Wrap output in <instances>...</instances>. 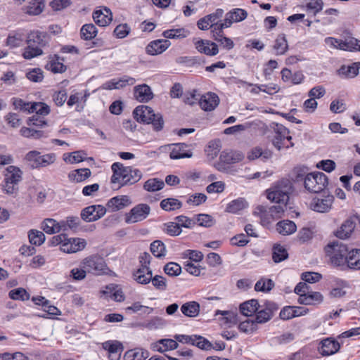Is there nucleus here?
Instances as JSON below:
<instances>
[{"label": "nucleus", "instance_id": "obj_25", "mask_svg": "<svg viewBox=\"0 0 360 360\" xmlns=\"http://www.w3.org/2000/svg\"><path fill=\"white\" fill-rule=\"evenodd\" d=\"M153 276L152 270L150 267L140 266L133 273L134 279L140 284L146 285L150 282Z\"/></svg>", "mask_w": 360, "mask_h": 360}, {"label": "nucleus", "instance_id": "obj_27", "mask_svg": "<svg viewBox=\"0 0 360 360\" xmlns=\"http://www.w3.org/2000/svg\"><path fill=\"white\" fill-rule=\"evenodd\" d=\"M91 175V172L89 168H82L75 169L68 174V179L71 182L80 183L84 181Z\"/></svg>", "mask_w": 360, "mask_h": 360}, {"label": "nucleus", "instance_id": "obj_28", "mask_svg": "<svg viewBox=\"0 0 360 360\" xmlns=\"http://www.w3.org/2000/svg\"><path fill=\"white\" fill-rule=\"evenodd\" d=\"M240 311L245 316H251L260 308L257 300L252 299L240 304Z\"/></svg>", "mask_w": 360, "mask_h": 360}, {"label": "nucleus", "instance_id": "obj_26", "mask_svg": "<svg viewBox=\"0 0 360 360\" xmlns=\"http://www.w3.org/2000/svg\"><path fill=\"white\" fill-rule=\"evenodd\" d=\"M200 304L195 301H190L183 304L181 307V313L190 318H195L200 313Z\"/></svg>", "mask_w": 360, "mask_h": 360}, {"label": "nucleus", "instance_id": "obj_5", "mask_svg": "<svg viewBox=\"0 0 360 360\" xmlns=\"http://www.w3.org/2000/svg\"><path fill=\"white\" fill-rule=\"evenodd\" d=\"M27 47L24 49V58L31 59L43 54L42 49L48 44L45 33L33 31L27 37Z\"/></svg>", "mask_w": 360, "mask_h": 360}, {"label": "nucleus", "instance_id": "obj_18", "mask_svg": "<svg viewBox=\"0 0 360 360\" xmlns=\"http://www.w3.org/2000/svg\"><path fill=\"white\" fill-rule=\"evenodd\" d=\"M94 22L101 27L107 26L112 20V14L110 8L103 7L93 13Z\"/></svg>", "mask_w": 360, "mask_h": 360}, {"label": "nucleus", "instance_id": "obj_8", "mask_svg": "<svg viewBox=\"0 0 360 360\" xmlns=\"http://www.w3.org/2000/svg\"><path fill=\"white\" fill-rule=\"evenodd\" d=\"M26 160L31 168L37 169L53 164L56 160V155L55 153L41 155L39 152L33 150L26 155Z\"/></svg>", "mask_w": 360, "mask_h": 360}, {"label": "nucleus", "instance_id": "obj_32", "mask_svg": "<svg viewBox=\"0 0 360 360\" xmlns=\"http://www.w3.org/2000/svg\"><path fill=\"white\" fill-rule=\"evenodd\" d=\"M347 259V269L360 270V249H351Z\"/></svg>", "mask_w": 360, "mask_h": 360}, {"label": "nucleus", "instance_id": "obj_61", "mask_svg": "<svg viewBox=\"0 0 360 360\" xmlns=\"http://www.w3.org/2000/svg\"><path fill=\"white\" fill-rule=\"evenodd\" d=\"M339 283L340 287L334 288L330 290V295L331 297L335 298H340L346 295V291L344 290V288L348 287L347 283L341 280L340 281Z\"/></svg>", "mask_w": 360, "mask_h": 360}, {"label": "nucleus", "instance_id": "obj_17", "mask_svg": "<svg viewBox=\"0 0 360 360\" xmlns=\"http://www.w3.org/2000/svg\"><path fill=\"white\" fill-rule=\"evenodd\" d=\"M334 200L333 195H327L324 198H314L311 203V208L321 213L327 212L331 208Z\"/></svg>", "mask_w": 360, "mask_h": 360}, {"label": "nucleus", "instance_id": "obj_23", "mask_svg": "<svg viewBox=\"0 0 360 360\" xmlns=\"http://www.w3.org/2000/svg\"><path fill=\"white\" fill-rule=\"evenodd\" d=\"M356 227V221L354 219H346L335 232V236L340 239H346L350 237Z\"/></svg>", "mask_w": 360, "mask_h": 360}, {"label": "nucleus", "instance_id": "obj_9", "mask_svg": "<svg viewBox=\"0 0 360 360\" xmlns=\"http://www.w3.org/2000/svg\"><path fill=\"white\" fill-rule=\"evenodd\" d=\"M84 268L96 275L107 274L108 270L104 259L98 255H92L83 260Z\"/></svg>", "mask_w": 360, "mask_h": 360}, {"label": "nucleus", "instance_id": "obj_19", "mask_svg": "<svg viewBox=\"0 0 360 360\" xmlns=\"http://www.w3.org/2000/svg\"><path fill=\"white\" fill-rule=\"evenodd\" d=\"M134 96L138 101L147 103L153 99V93L148 85L143 84L134 87Z\"/></svg>", "mask_w": 360, "mask_h": 360}, {"label": "nucleus", "instance_id": "obj_30", "mask_svg": "<svg viewBox=\"0 0 360 360\" xmlns=\"http://www.w3.org/2000/svg\"><path fill=\"white\" fill-rule=\"evenodd\" d=\"M297 230L295 223L290 220H283L277 223L276 231L283 236H288Z\"/></svg>", "mask_w": 360, "mask_h": 360}, {"label": "nucleus", "instance_id": "obj_34", "mask_svg": "<svg viewBox=\"0 0 360 360\" xmlns=\"http://www.w3.org/2000/svg\"><path fill=\"white\" fill-rule=\"evenodd\" d=\"M273 48L276 51V55L277 56L284 55L287 52L288 49V44L284 34H281L277 37L274 41Z\"/></svg>", "mask_w": 360, "mask_h": 360}, {"label": "nucleus", "instance_id": "obj_13", "mask_svg": "<svg viewBox=\"0 0 360 360\" xmlns=\"http://www.w3.org/2000/svg\"><path fill=\"white\" fill-rule=\"evenodd\" d=\"M244 155L241 152L233 150H224L219 155V161L217 165L218 170L221 169V164L231 165L242 161Z\"/></svg>", "mask_w": 360, "mask_h": 360}, {"label": "nucleus", "instance_id": "obj_49", "mask_svg": "<svg viewBox=\"0 0 360 360\" xmlns=\"http://www.w3.org/2000/svg\"><path fill=\"white\" fill-rule=\"evenodd\" d=\"M274 285V282L271 279L262 278L256 283L255 290L266 292L270 291Z\"/></svg>", "mask_w": 360, "mask_h": 360}, {"label": "nucleus", "instance_id": "obj_7", "mask_svg": "<svg viewBox=\"0 0 360 360\" xmlns=\"http://www.w3.org/2000/svg\"><path fill=\"white\" fill-rule=\"evenodd\" d=\"M328 184V177L322 172L308 173L304 177V188L311 193L322 191L327 186Z\"/></svg>", "mask_w": 360, "mask_h": 360}, {"label": "nucleus", "instance_id": "obj_40", "mask_svg": "<svg viewBox=\"0 0 360 360\" xmlns=\"http://www.w3.org/2000/svg\"><path fill=\"white\" fill-rule=\"evenodd\" d=\"M44 8V3L42 0H33L26 7V13L30 15H37Z\"/></svg>", "mask_w": 360, "mask_h": 360}, {"label": "nucleus", "instance_id": "obj_63", "mask_svg": "<svg viewBox=\"0 0 360 360\" xmlns=\"http://www.w3.org/2000/svg\"><path fill=\"white\" fill-rule=\"evenodd\" d=\"M130 27L127 24L118 25L114 30V34L117 38L123 39L126 37L130 32Z\"/></svg>", "mask_w": 360, "mask_h": 360}, {"label": "nucleus", "instance_id": "obj_36", "mask_svg": "<svg viewBox=\"0 0 360 360\" xmlns=\"http://www.w3.org/2000/svg\"><path fill=\"white\" fill-rule=\"evenodd\" d=\"M165 186V182L158 178L148 179L143 184V189L148 192H156L162 190Z\"/></svg>", "mask_w": 360, "mask_h": 360}, {"label": "nucleus", "instance_id": "obj_53", "mask_svg": "<svg viewBox=\"0 0 360 360\" xmlns=\"http://www.w3.org/2000/svg\"><path fill=\"white\" fill-rule=\"evenodd\" d=\"M83 154H84V153L81 150L64 154L63 160L65 162H68L70 164L81 162L84 161V158L82 155Z\"/></svg>", "mask_w": 360, "mask_h": 360}, {"label": "nucleus", "instance_id": "obj_3", "mask_svg": "<svg viewBox=\"0 0 360 360\" xmlns=\"http://www.w3.org/2000/svg\"><path fill=\"white\" fill-rule=\"evenodd\" d=\"M349 251L347 245L340 242L328 244L325 248L326 255L329 257L331 264L340 267L341 270L347 269Z\"/></svg>", "mask_w": 360, "mask_h": 360}, {"label": "nucleus", "instance_id": "obj_14", "mask_svg": "<svg viewBox=\"0 0 360 360\" xmlns=\"http://www.w3.org/2000/svg\"><path fill=\"white\" fill-rule=\"evenodd\" d=\"M194 45L198 52L207 56H213L219 53L217 44L209 40L198 39L194 41Z\"/></svg>", "mask_w": 360, "mask_h": 360}, {"label": "nucleus", "instance_id": "obj_45", "mask_svg": "<svg viewBox=\"0 0 360 360\" xmlns=\"http://www.w3.org/2000/svg\"><path fill=\"white\" fill-rule=\"evenodd\" d=\"M25 76L30 82L36 83L41 82L44 77V72L39 68L29 69L27 71Z\"/></svg>", "mask_w": 360, "mask_h": 360}, {"label": "nucleus", "instance_id": "obj_15", "mask_svg": "<svg viewBox=\"0 0 360 360\" xmlns=\"http://www.w3.org/2000/svg\"><path fill=\"white\" fill-rule=\"evenodd\" d=\"M319 352L322 356H329L338 352L340 348V344L332 338L323 340L320 343Z\"/></svg>", "mask_w": 360, "mask_h": 360}, {"label": "nucleus", "instance_id": "obj_50", "mask_svg": "<svg viewBox=\"0 0 360 360\" xmlns=\"http://www.w3.org/2000/svg\"><path fill=\"white\" fill-rule=\"evenodd\" d=\"M288 254L285 248L280 245H276L274 246L272 258L275 262H281L285 259L288 257Z\"/></svg>", "mask_w": 360, "mask_h": 360}, {"label": "nucleus", "instance_id": "obj_43", "mask_svg": "<svg viewBox=\"0 0 360 360\" xmlns=\"http://www.w3.org/2000/svg\"><path fill=\"white\" fill-rule=\"evenodd\" d=\"M98 33L97 28L91 23L84 25L80 30L81 37L84 40L94 39Z\"/></svg>", "mask_w": 360, "mask_h": 360}, {"label": "nucleus", "instance_id": "obj_11", "mask_svg": "<svg viewBox=\"0 0 360 360\" xmlns=\"http://www.w3.org/2000/svg\"><path fill=\"white\" fill-rule=\"evenodd\" d=\"M106 213V208L101 205H94L84 208L81 212V218L86 222L98 220Z\"/></svg>", "mask_w": 360, "mask_h": 360}, {"label": "nucleus", "instance_id": "obj_16", "mask_svg": "<svg viewBox=\"0 0 360 360\" xmlns=\"http://www.w3.org/2000/svg\"><path fill=\"white\" fill-rule=\"evenodd\" d=\"M86 245L84 239L68 238L60 246V250L66 253H75L83 250Z\"/></svg>", "mask_w": 360, "mask_h": 360}, {"label": "nucleus", "instance_id": "obj_64", "mask_svg": "<svg viewBox=\"0 0 360 360\" xmlns=\"http://www.w3.org/2000/svg\"><path fill=\"white\" fill-rule=\"evenodd\" d=\"M176 220L177 221L178 224H179L180 227L184 228H193L195 224V220L193 219H190L188 217L180 215L176 217Z\"/></svg>", "mask_w": 360, "mask_h": 360}, {"label": "nucleus", "instance_id": "obj_33", "mask_svg": "<svg viewBox=\"0 0 360 360\" xmlns=\"http://www.w3.org/2000/svg\"><path fill=\"white\" fill-rule=\"evenodd\" d=\"M4 182L18 184L20 180V170L14 166H9L6 169Z\"/></svg>", "mask_w": 360, "mask_h": 360}, {"label": "nucleus", "instance_id": "obj_35", "mask_svg": "<svg viewBox=\"0 0 360 360\" xmlns=\"http://www.w3.org/2000/svg\"><path fill=\"white\" fill-rule=\"evenodd\" d=\"M213 33V38L217 41L219 45L226 50L232 49L234 46V43L230 38H228L223 34L222 32H219V30H212Z\"/></svg>", "mask_w": 360, "mask_h": 360}, {"label": "nucleus", "instance_id": "obj_54", "mask_svg": "<svg viewBox=\"0 0 360 360\" xmlns=\"http://www.w3.org/2000/svg\"><path fill=\"white\" fill-rule=\"evenodd\" d=\"M188 32L184 28L167 30L163 32L162 35L167 39L184 38Z\"/></svg>", "mask_w": 360, "mask_h": 360}, {"label": "nucleus", "instance_id": "obj_22", "mask_svg": "<svg viewBox=\"0 0 360 360\" xmlns=\"http://www.w3.org/2000/svg\"><path fill=\"white\" fill-rule=\"evenodd\" d=\"M131 204V200L127 195H118L110 199L107 202V207L112 212L124 209Z\"/></svg>", "mask_w": 360, "mask_h": 360}, {"label": "nucleus", "instance_id": "obj_59", "mask_svg": "<svg viewBox=\"0 0 360 360\" xmlns=\"http://www.w3.org/2000/svg\"><path fill=\"white\" fill-rule=\"evenodd\" d=\"M136 83V79L128 75H124L121 78L115 79V89H119L128 85L131 86Z\"/></svg>", "mask_w": 360, "mask_h": 360}, {"label": "nucleus", "instance_id": "obj_6", "mask_svg": "<svg viewBox=\"0 0 360 360\" xmlns=\"http://www.w3.org/2000/svg\"><path fill=\"white\" fill-rule=\"evenodd\" d=\"M27 111L33 115L27 121L28 126L44 127L47 124L44 117L50 113V107L42 102H24V112Z\"/></svg>", "mask_w": 360, "mask_h": 360}, {"label": "nucleus", "instance_id": "obj_44", "mask_svg": "<svg viewBox=\"0 0 360 360\" xmlns=\"http://www.w3.org/2000/svg\"><path fill=\"white\" fill-rule=\"evenodd\" d=\"M325 43L334 49H339L343 51H347L349 49V44H347V43H349V39L343 41L334 37H326L325 39Z\"/></svg>", "mask_w": 360, "mask_h": 360}, {"label": "nucleus", "instance_id": "obj_37", "mask_svg": "<svg viewBox=\"0 0 360 360\" xmlns=\"http://www.w3.org/2000/svg\"><path fill=\"white\" fill-rule=\"evenodd\" d=\"M160 207L167 212L179 210L182 207V202L178 199L167 198L160 202Z\"/></svg>", "mask_w": 360, "mask_h": 360}, {"label": "nucleus", "instance_id": "obj_4", "mask_svg": "<svg viewBox=\"0 0 360 360\" xmlns=\"http://www.w3.org/2000/svg\"><path fill=\"white\" fill-rule=\"evenodd\" d=\"M134 119L138 122L152 124L155 131H161L164 127V120L160 113H155L148 105H139L133 111Z\"/></svg>", "mask_w": 360, "mask_h": 360}, {"label": "nucleus", "instance_id": "obj_1", "mask_svg": "<svg viewBox=\"0 0 360 360\" xmlns=\"http://www.w3.org/2000/svg\"><path fill=\"white\" fill-rule=\"evenodd\" d=\"M292 184L288 179H283L267 193V198L276 204L269 207L259 205L257 207L255 214L258 215L261 220L269 224L272 220L281 218L287 210L289 195L292 192Z\"/></svg>", "mask_w": 360, "mask_h": 360}, {"label": "nucleus", "instance_id": "obj_60", "mask_svg": "<svg viewBox=\"0 0 360 360\" xmlns=\"http://www.w3.org/2000/svg\"><path fill=\"white\" fill-rule=\"evenodd\" d=\"M46 68L54 73H63L66 70V66L63 63L55 60H51Z\"/></svg>", "mask_w": 360, "mask_h": 360}, {"label": "nucleus", "instance_id": "obj_52", "mask_svg": "<svg viewBox=\"0 0 360 360\" xmlns=\"http://www.w3.org/2000/svg\"><path fill=\"white\" fill-rule=\"evenodd\" d=\"M103 348L107 350L108 353L112 354L122 353L124 349L122 343L120 342L110 340L103 342Z\"/></svg>", "mask_w": 360, "mask_h": 360}, {"label": "nucleus", "instance_id": "obj_41", "mask_svg": "<svg viewBox=\"0 0 360 360\" xmlns=\"http://www.w3.org/2000/svg\"><path fill=\"white\" fill-rule=\"evenodd\" d=\"M28 238L32 245L39 246L44 243L46 237L42 231L37 229H31L28 232Z\"/></svg>", "mask_w": 360, "mask_h": 360}, {"label": "nucleus", "instance_id": "obj_21", "mask_svg": "<svg viewBox=\"0 0 360 360\" xmlns=\"http://www.w3.org/2000/svg\"><path fill=\"white\" fill-rule=\"evenodd\" d=\"M171 45L167 39H158L151 41L146 48L148 54L151 56L158 55L164 52Z\"/></svg>", "mask_w": 360, "mask_h": 360}, {"label": "nucleus", "instance_id": "obj_24", "mask_svg": "<svg viewBox=\"0 0 360 360\" xmlns=\"http://www.w3.org/2000/svg\"><path fill=\"white\" fill-rule=\"evenodd\" d=\"M274 131L276 133V136L273 139L272 143L277 150H281L283 147V141L285 139V135L289 134L290 131L280 124H276Z\"/></svg>", "mask_w": 360, "mask_h": 360}, {"label": "nucleus", "instance_id": "obj_10", "mask_svg": "<svg viewBox=\"0 0 360 360\" xmlns=\"http://www.w3.org/2000/svg\"><path fill=\"white\" fill-rule=\"evenodd\" d=\"M150 212V207L148 205L141 203L134 207L129 213L126 214L125 221L127 224H134L141 221L146 219Z\"/></svg>", "mask_w": 360, "mask_h": 360}, {"label": "nucleus", "instance_id": "obj_62", "mask_svg": "<svg viewBox=\"0 0 360 360\" xmlns=\"http://www.w3.org/2000/svg\"><path fill=\"white\" fill-rule=\"evenodd\" d=\"M110 292H112V298L116 302H123L125 299L122 290L118 286L115 285H110L106 287Z\"/></svg>", "mask_w": 360, "mask_h": 360}, {"label": "nucleus", "instance_id": "obj_29", "mask_svg": "<svg viewBox=\"0 0 360 360\" xmlns=\"http://www.w3.org/2000/svg\"><path fill=\"white\" fill-rule=\"evenodd\" d=\"M360 69V62L354 63L350 65H342L338 70L340 76L347 78H354L358 75Z\"/></svg>", "mask_w": 360, "mask_h": 360}, {"label": "nucleus", "instance_id": "obj_2", "mask_svg": "<svg viewBox=\"0 0 360 360\" xmlns=\"http://www.w3.org/2000/svg\"><path fill=\"white\" fill-rule=\"evenodd\" d=\"M112 175L110 182L114 189H118L126 185H132L142 177V172L136 168L125 167L120 162H114L111 166Z\"/></svg>", "mask_w": 360, "mask_h": 360}, {"label": "nucleus", "instance_id": "obj_46", "mask_svg": "<svg viewBox=\"0 0 360 360\" xmlns=\"http://www.w3.org/2000/svg\"><path fill=\"white\" fill-rule=\"evenodd\" d=\"M238 329L243 333L252 334L257 330L258 325L255 320L247 319L240 323Z\"/></svg>", "mask_w": 360, "mask_h": 360}, {"label": "nucleus", "instance_id": "obj_38", "mask_svg": "<svg viewBox=\"0 0 360 360\" xmlns=\"http://www.w3.org/2000/svg\"><path fill=\"white\" fill-rule=\"evenodd\" d=\"M248 206V203L244 198H240L230 202L226 208L227 212L236 214L243 210Z\"/></svg>", "mask_w": 360, "mask_h": 360}, {"label": "nucleus", "instance_id": "obj_39", "mask_svg": "<svg viewBox=\"0 0 360 360\" xmlns=\"http://www.w3.org/2000/svg\"><path fill=\"white\" fill-rule=\"evenodd\" d=\"M186 146L184 143L176 145L170 152L169 157L171 159L177 160L185 158H191V152H186L184 148Z\"/></svg>", "mask_w": 360, "mask_h": 360}, {"label": "nucleus", "instance_id": "obj_47", "mask_svg": "<svg viewBox=\"0 0 360 360\" xmlns=\"http://www.w3.org/2000/svg\"><path fill=\"white\" fill-rule=\"evenodd\" d=\"M150 251L152 254L158 258H161L166 255V248L165 244L161 240H155L150 244Z\"/></svg>", "mask_w": 360, "mask_h": 360}, {"label": "nucleus", "instance_id": "obj_55", "mask_svg": "<svg viewBox=\"0 0 360 360\" xmlns=\"http://www.w3.org/2000/svg\"><path fill=\"white\" fill-rule=\"evenodd\" d=\"M150 282L154 288L160 291H165L167 290V280L162 276L155 275L153 277L151 276Z\"/></svg>", "mask_w": 360, "mask_h": 360}, {"label": "nucleus", "instance_id": "obj_31", "mask_svg": "<svg viewBox=\"0 0 360 360\" xmlns=\"http://www.w3.org/2000/svg\"><path fill=\"white\" fill-rule=\"evenodd\" d=\"M221 148V143L219 139H214L209 142L205 152L210 160H214L219 154Z\"/></svg>", "mask_w": 360, "mask_h": 360}, {"label": "nucleus", "instance_id": "obj_51", "mask_svg": "<svg viewBox=\"0 0 360 360\" xmlns=\"http://www.w3.org/2000/svg\"><path fill=\"white\" fill-rule=\"evenodd\" d=\"M223 15L224 10L221 8H218L215 11V12L205 16L212 27V30H215L217 26L219 25L220 19L222 18Z\"/></svg>", "mask_w": 360, "mask_h": 360}, {"label": "nucleus", "instance_id": "obj_56", "mask_svg": "<svg viewBox=\"0 0 360 360\" xmlns=\"http://www.w3.org/2000/svg\"><path fill=\"white\" fill-rule=\"evenodd\" d=\"M164 271L169 276H176L181 272V267L177 263L169 262L164 267Z\"/></svg>", "mask_w": 360, "mask_h": 360}, {"label": "nucleus", "instance_id": "obj_58", "mask_svg": "<svg viewBox=\"0 0 360 360\" xmlns=\"http://www.w3.org/2000/svg\"><path fill=\"white\" fill-rule=\"evenodd\" d=\"M323 2L322 0H309L306 7L308 11L313 13L314 15H316L323 9Z\"/></svg>", "mask_w": 360, "mask_h": 360}, {"label": "nucleus", "instance_id": "obj_57", "mask_svg": "<svg viewBox=\"0 0 360 360\" xmlns=\"http://www.w3.org/2000/svg\"><path fill=\"white\" fill-rule=\"evenodd\" d=\"M230 18L235 21V22H241L248 17V12L242 8H234L229 11Z\"/></svg>", "mask_w": 360, "mask_h": 360}, {"label": "nucleus", "instance_id": "obj_42", "mask_svg": "<svg viewBox=\"0 0 360 360\" xmlns=\"http://www.w3.org/2000/svg\"><path fill=\"white\" fill-rule=\"evenodd\" d=\"M57 225L58 221L56 220L46 218L41 222V229L48 234H54L59 232V226H57Z\"/></svg>", "mask_w": 360, "mask_h": 360}, {"label": "nucleus", "instance_id": "obj_48", "mask_svg": "<svg viewBox=\"0 0 360 360\" xmlns=\"http://www.w3.org/2000/svg\"><path fill=\"white\" fill-rule=\"evenodd\" d=\"M194 219L195 220L196 224L199 226L207 228L212 226L215 223L214 218L207 214H196Z\"/></svg>", "mask_w": 360, "mask_h": 360}, {"label": "nucleus", "instance_id": "obj_20", "mask_svg": "<svg viewBox=\"0 0 360 360\" xmlns=\"http://www.w3.org/2000/svg\"><path fill=\"white\" fill-rule=\"evenodd\" d=\"M219 103L218 96L212 92L207 93L201 96L199 104L201 108L205 111L213 110Z\"/></svg>", "mask_w": 360, "mask_h": 360}, {"label": "nucleus", "instance_id": "obj_12", "mask_svg": "<svg viewBox=\"0 0 360 360\" xmlns=\"http://www.w3.org/2000/svg\"><path fill=\"white\" fill-rule=\"evenodd\" d=\"M278 309L277 304L274 302H267L262 309H259L256 312L255 321L257 323H265L272 319L275 311Z\"/></svg>", "mask_w": 360, "mask_h": 360}]
</instances>
